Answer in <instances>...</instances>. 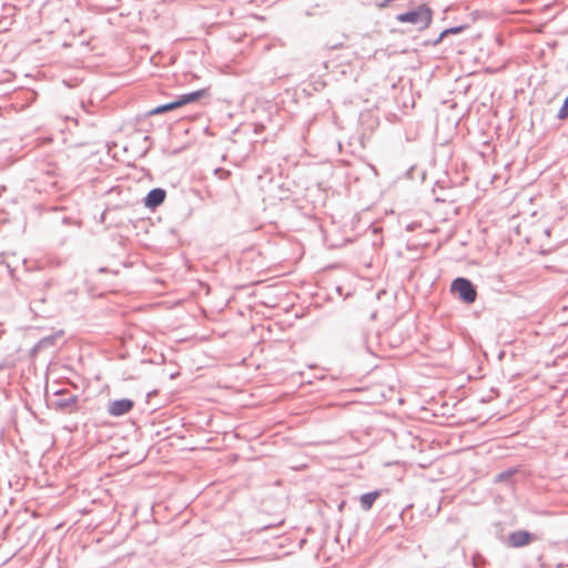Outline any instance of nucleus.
<instances>
[{
	"label": "nucleus",
	"instance_id": "f257e3e1",
	"mask_svg": "<svg viewBox=\"0 0 568 568\" xmlns=\"http://www.w3.org/2000/svg\"><path fill=\"white\" fill-rule=\"evenodd\" d=\"M433 18V12L426 4H419L413 10L396 16V20L402 23H410L418 29L427 28Z\"/></svg>",
	"mask_w": 568,
	"mask_h": 568
},
{
	"label": "nucleus",
	"instance_id": "f03ea898",
	"mask_svg": "<svg viewBox=\"0 0 568 568\" xmlns=\"http://www.w3.org/2000/svg\"><path fill=\"white\" fill-rule=\"evenodd\" d=\"M450 290L457 293L459 298L466 304H471L477 298L475 285L466 277L455 278L450 285Z\"/></svg>",
	"mask_w": 568,
	"mask_h": 568
},
{
	"label": "nucleus",
	"instance_id": "7ed1b4c3",
	"mask_svg": "<svg viewBox=\"0 0 568 568\" xmlns=\"http://www.w3.org/2000/svg\"><path fill=\"white\" fill-rule=\"evenodd\" d=\"M54 396L57 398L52 399L50 405L62 412V413H72L78 409V396L74 394H71L67 389H60L54 392Z\"/></svg>",
	"mask_w": 568,
	"mask_h": 568
},
{
	"label": "nucleus",
	"instance_id": "20e7f679",
	"mask_svg": "<svg viewBox=\"0 0 568 568\" xmlns=\"http://www.w3.org/2000/svg\"><path fill=\"white\" fill-rule=\"evenodd\" d=\"M134 406V402L129 398L115 399L109 403L108 413L111 416H123L128 414Z\"/></svg>",
	"mask_w": 568,
	"mask_h": 568
},
{
	"label": "nucleus",
	"instance_id": "39448f33",
	"mask_svg": "<svg viewBox=\"0 0 568 568\" xmlns=\"http://www.w3.org/2000/svg\"><path fill=\"white\" fill-rule=\"evenodd\" d=\"M165 196H166L165 190H163L161 187L152 189L146 194L144 204L146 207L154 210L164 202Z\"/></svg>",
	"mask_w": 568,
	"mask_h": 568
},
{
	"label": "nucleus",
	"instance_id": "423d86ee",
	"mask_svg": "<svg viewBox=\"0 0 568 568\" xmlns=\"http://www.w3.org/2000/svg\"><path fill=\"white\" fill-rule=\"evenodd\" d=\"M532 539V535L526 530H516L508 536V546L519 548L528 545Z\"/></svg>",
	"mask_w": 568,
	"mask_h": 568
},
{
	"label": "nucleus",
	"instance_id": "0eeeda50",
	"mask_svg": "<svg viewBox=\"0 0 568 568\" xmlns=\"http://www.w3.org/2000/svg\"><path fill=\"white\" fill-rule=\"evenodd\" d=\"M206 94H207V92L204 89L193 91V92L180 95L178 98V102H179L180 106H183L187 103H192V102L200 100L201 98L205 97Z\"/></svg>",
	"mask_w": 568,
	"mask_h": 568
},
{
	"label": "nucleus",
	"instance_id": "6e6552de",
	"mask_svg": "<svg viewBox=\"0 0 568 568\" xmlns=\"http://www.w3.org/2000/svg\"><path fill=\"white\" fill-rule=\"evenodd\" d=\"M379 496H381L379 490H374V491L363 494L359 498L361 508L365 511L369 510Z\"/></svg>",
	"mask_w": 568,
	"mask_h": 568
},
{
	"label": "nucleus",
	"instance_id": "1a4fd4ad",
	"mask_svg": "<svg viewBox=\"0 0 568 568\" xmlns=\"http://www.w3.org/2000/svg\"><path fill=\"white\" fill-rule=\"evenodd\" d=\"M58 335H49L42 337L32 348L33 353H39L45 348H49L55 344Z\"/></svg>",
	"mask_w": 568,
	"mask_h": 568
},
{
	"label": "nucleus",
	"instance_id": "9d476101",
	"mask_svg": "<svg viewBox=\"0 0 568 568\" xmlns=\"http://www.w3.org/2000/svg\"><path fill=\"white\" fill-rule=\"evenodd\" d=\"M180 108V104L178 102V99L173 102H170V103H165V104H161L156 108H154L153 110H151L149 113L150 114H162V113H165V112H169V111H172V110H175Z\"/></svg>",
	"mask_w": 568,
	"mask_h": 568
},
{
	"label": "nucleus",
	"instance_id": "9b49d317",
	"mask_svg": "<svg viewBox=\"0 0 568 568\" xmlns=\"http://www.w3.org/2000/svg\"><path fill=\"white\" fill-rule=\"evenodd\" d=\"M465 29L464 26H459V27H453V28H448V29H445L443 30L438 38L436 40H434L433 44L434 45H437L439 44L449 34H457V33H460L463 30Z\"/></svg>",
	"mask_w": 568,
	"mask_h": 568
},
{
	"label": "nucleus",
	"instance_id": "f8f14e48",
	"mask_svg": "<svg viewBox=\"0 0 568 568\" xmlns=\"http://www.w3.org/2000/svg\"><path fill=\"white\" fill-rule=\"evenodd\" d=\"M557 118L559 120H565L568 118V97L565 99L564 104L559 109Z\"/></svg>",
	"mask_w": 568,
	"mask_h": 568
},
{
	"label": "nucleus",
	"instance_id": "ddd939ff",
	"mask_svg": "<svg viewBox=\"0 0 568 568\" xmlns=\"http://www.w3.org/2000/svg\"><path fill=\"white\" fill-rule=\"evenodd\" d=\"M486 562V559L480 554H475L473 556V566L474 568H481Z\"/></svg>",
	"mask_w": 568,
	"mask_h": 568
},
{
	"label": "nucleus",
	"instance_id": "4468645a",
	"mask_svg": "<svg viewBox=\"0 0 568 568\" xmlns=\"http://www.w3.org/2000/svg\"><path fill=\"white\" fill-rule=\"evenodd\" d=\"M214 174H215L220 180H226V179L230 176L231 172H230V171H227V170H224V169H221V168H220V169H215Z\"/></svg>",
	"mask_w": 568,
	"mask_h": 568
},
{
	"label": "nucleus",
	"instance_id": "2eb2a0df",
	"mask_svg": "<svg viewBox=\"0 0 568 568\" xmlns=\"http://www.w3.org/2000/svg\"><path fill=\"white\" fill-rule=\"evenodd\" d=\"M239 562H253V561H264L263 557H251V558H242L237 560Z\"/></svg>",
	"mask_w": 568,
	"mask_h": 568
},
{
	"label": "nucleus",
	"instance_id": "dca6fc26",
	"mask_svg": "<svg viewBox=\"0 0 568 568\" xmlns=\"http://www.w3.org/2000/svg\"><path fill=\"white\" fill-rule=\"evenodd\" d=\"M507 475L505 473H501L499 474L497 477H496V481H500L501 479H504Z\"/></svg>",
	"mask_w": 568,
	"mask_h": 568
},
{
	"label": "nucleus",
	"instance_id": "f3484780",
	"mask_svg": "<svg viewBox=\"0 0 568 568\" xmlns=\"http://www.w3.org/2000/svg\"><path fill=\"white\" fill-rule=\"evenodd\" d=\"M545 233H546L547 235H549V234H550V230H549V229L545 230Z\"/></svg>",
	"mask_w": 568,
	"mask_h": 568
},
{
	"label": "nucleus",
	"instance_id": "a211bd4d",
	"mask_svg": "<svg viewBox=\"0 0 568 568\" xmlns=\"http://www.w3.org/2000/svg\"><path fill=\"white\" fill-rule=\"evenodd\" d=\"M99 272H105V268H104V267H101V268L99 270Z\"/></svg>",
	"mask_w": 568,
	"mask_h": 568
}]
</instances>
